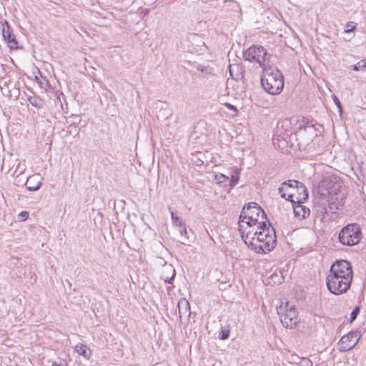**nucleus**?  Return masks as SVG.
I'll return each mask as SVG.
<instances>
[{
  "instance_id": "obj_1",
  "label": "nucleus",
  "mask_w": 366,
  "mask_h": 366,
  "mask_svg": "<svg viewBox=\"0 0 366 366\" xmlns=\"http://www.w3.org/2000/svg\"><path fill=\"white\" fill-rule=\"evenodd\" d=\"M239 233L245 244L256 253H268L276 246L275 230L270 223L262 224V226L249 230L244 229L242 225Z\"/></svg>"
},
{
  "instance_id": "obj_2",
  "label": "nucleus",
  "mask_w": 366,
  "mask_h": 366,
  "mask_svg": "<svg viewBox=\"0 0 366 366\" xmlns=\"http://www.w3.org/2000/svg\"><path fill=\"white\" fill-rule=\"evenodd\" d=\"M266 221L267 216L262 207L257 203L249 202L242 208L239 214V229L242 225L244 229L249 230L266 224Z\"/></svg>"
},
{
  "instance_id": "obj_3",
  "label": "nucleus",
  "mask_w": 366,
  "mask_h": 366,
  "mask_svg": "<svg viewBox=\"0 0 366 366\" xmlns=\"http://www.w3.org/2000/svg\"><path fill=\"white\" fill-rule=\"evenodd\" d=\"M321 125L313 120H305L299 122L295 135L300 147L306 148L321 132Z\"/></svg>"
},
{
  "instance_id": "obj_4",
  "label": "nucleus",
  "mask_w": 366,
  "mask_h": 366,
  "mask_svg": "<svg viewBox=\"0 0 366 366\" xmlns=\"http://www.w3.org/2000/svg\"><path fill=\"white\" fill-rule=\"evenodd\" d=\"M261 84L267 93L272 95L280 94L284 87L282 73L277 68L264 67Z\"/></svg>"
},
{
  "instance_id": "obj_5",
  "label": "nucleus",
  "mask_w": 366,
  "mask_h": 366,
  "mask_svg": "<svg viewBox=\"0 0 366 366\" xmlns=\"http://www.w3.org/2000/svg\"><path fill=\"white\" fill-rule=\"evenodd\" d=\"M330 274L327 277V287L328 290L335 294L343 293L342 283L343 282V259H337L332 264Z\"/></svg>"
},
{
  "instance_id": "obj_6",
  "label": "nucleus",
  "mask_w": 366,
  "mask_h": 366,
  "mask_svg": "<svg viewBox=\"0 0 366 366\" xmlns=\"http://www.w3.org/2000/svg\"><path fill=\"white\" fill-rule=\"evenodd\" d=\"M282 324L285 327L292 328L299 322L297 312L294 305L286 302L285 305L277 307Z\"/></svg>"
},
{
  "instance_id": "obj_7",
  "label": "nucleus",
  "mask_w": 366,
  "mask_h": 366,
  "mask_svg": "<svg viewBox=\"0 0 366 366\" xmlns=\"http://www.w3.org/2000/svg\"><path fill=\"white\" fill-rule=\"evenodd\" d=\"M244 60L250 62H256L261 67H265V62L268 59L269 54L262 46H251L243 53Z\"/></svg>"
},
{
  "instance_id": "obj_8",
  "label": "nucleus",
  "mask_w": 366,
  "mask_h": 366,
  "mask_svg": "<svg viewBox=\"0 0 366 366\" xmlns=\"http://www.w3.org/2000/svg\"><path fill=\"white\" fill-rule=\"evenodd\" d=\"M290 189H296L297 190L302 191L303 196L302 197L299 198L300 200L307 199L308 194L306 187L302 182L294 179H289L288 181H285L281 184V186L278 189V192L282 198L291 202H294L292 199L294 195L293 194H288L287 197H286L285 190H289Z\"/></svg>"
},
{
  "instance_id": "obj_9",
  "label": "nucleus",
  "mask_w": 366,
  "mask_h": 366,
  "mask_svg": "<svg viewBox=\"0 0 366 366\" xmlns=\"http://www.w3.org/2000/svg\"><path fill=\"white\" fill-rule=\"evenodd\" d=\"M362 238V228L357 223H349L345 225V245L358 244Z\"/></svg>"
},
{
  "instance_id": "obj_10",
  "label": "nucleus",
  "mask_w": 366,
  "mask_h": 366,
  "mask_svg": "<svg viewBox=\"0 0 366 366\" xmlns=\"http://www.w3.org/2000/svg\"><path fill=\"white\" fill-rule=\"evenodd\" d=\"M2 24V35L10 49H18V41L13 34V31L6 20H4Z\"/></svg>"
},
{
  "instance_id": "obj_11",
  "label": "nucleus",
  "mask_w": 366,
  "mask_h": 366,
  "mask_svg": "<svg viewBox=\"0 0 366 366\" xmlns=\"http://www.w3.org/2000/svg\"><path fill=\"white\" fill-rule=\"evenodd\" d=\"M360 335L357 331H351L345 334V351L352 349L358 342Z\"/></svg>"
},
{
  "instance_id": "obj_12",
  "label": "nucleus",
  "mask_w": 366,
  "mask_h": 366,
  "mask_svg": "<svg viewBox=\"0 0 366 366\" xmlns=\"http://www.w3.org/2000/svg\"><path fill=\"white\" fill-rule=\"evenodd\" d=\"M303 200L304 199L300 200L299 198H297V204H295V202H292L293 204V212L295 216L296 217L302 219L307 217L310 214V209L302 205Z\"/></svg>"
},
{
  "instance_id": "obj_13",
  "label": "nucleus",
  "mask_w": 366,
  "mask_h": 366,
  "mask_svg": "<svg viewBox=\"0 0 366 366\" xmlns=\"http://www.w3.org/2000/svg\"><path fill=\"white\" fill-rule=\"evenodd\" d=\"M229 72L232 79L238 81L244 77V69L239 64H229Z\"/></svg>"
},
{
  "instance_id": "obj_14",
  "label": "nucleus",
  "mask_w": 366,
  "mask_h": 366,
  "mask_svg": "<svg viewBox=\"0 0 366 366\" xmlns=\"http://www.w3.org/2000/svg\"><path fill=\"white\" fill-rule=\"evenodd\" d=\"M177 307L179 310V318H182L183 317H189L190 305L186 299H180L178 302Z\"/></svg>"
},
{
  "instance_id": "obj_15",
  "label": "nucleus",
  "mask_w": 366,
  "mask_h": 366,
  "mask_svg": "<svg viewBox=\"0 0 366 366\" xmlns=\"http://www.w3.org/2000/svg\"><path fill=\"white\" fill-rule=\"evenodd\" d=\"M41 185V182L36 176L29 177L26 182V187L29 191H36Z\"/></svg>"
},
{
  "instance_id": "obj_16",
  "label": "nucleus",
  "mask_w": 366,
  "mask_h": 366,
  "mask_svg": "<svg viewBox=\"0 0 366 366\" xmlns=\"http://www.w3.org/2000/svg\"><path fill=\"white\" fill-rule=\"evenodd\" d=\"M358 24L355 21H348L345 24V34L355 36V31H357Z\"/></svg>"
},
{
  "instance_id": "obj_17",
  "label": "nucleus",
  "mask_w": 366,
  "mask_h": 366,
  "mask_svg": "<svg viewBox=\"0 0 366 366\" xmlns=\"http://www.w3.org/2000/svg\"><path fill=\"white\" fill-rule=\"evenodd\" d=\"M239 171L237 169H235L233 170L232 174H231V179H229V189H232L234 187H235L239 179Z\"/></svg>"
},
{
  "instance_id": "obj_18",
  "label": "nucleus",
  "mask_w": 366,
  "mask_h": 366,
  "mask_svg": "<svg viewBox=\"0 0 366 366\" xmlns=\"http://www.w3.org/2000/svg\"><path fill=\"white\" fill-rule=\"evenodd\" d=\"M214 180L218 184L226 187L229 183V177L222 173H217L214 175Z\"/></svg>"
},
{
  "instance_id": "obj_19",
  "label": "nucleus",
  "mask_w": 366,
  "mask_h": 366,
  "mask_svg": "<svg viewBox=\"0 0 366 366\" xmlns=\"http://www.w3.org/2000/svg\"><path fill=\"white\" fill-rule=\"evenodd\" d=\"M75 350L77 353H79L80 355L84 356L86 358H89L90 356V352H88V347L84 345H76Z\"/></svg>"
},
{
  "instance_id": "obj_20",
  "label": "nucleus",
  "mask_w": 366,
  "mask_h": 366,
  "mask_svg": "<svg viewBox=\"0 0 366 366\" xmlns=\"http://www.w3.org/2000/svg\"><path fill=\"white\" fill-rule=\"evenodd\" d=\"M345 264H346V272H347V273L345 274V280L352 281L353 271H352V264L349 261H347L346 259H345Z\"/></svg>"
},
{
  "instance_id": "obj_21",
  "label": "nucleus",
  "mask_w": 366,
  "mask_h": 366,
  "mask_svg": "<svg viewBox=\"0 0 366 366\" xmlns=\"http://www.w3.org/2000/svg\"><path fill=\"white\" fill-rule=\"evenodd\" d=\"M350 67L355 71H366V59H362L357 64L351 65Z\"/></svg>"
},
{
  "instance_id": "obj_22",
  "label": "nucleus",
  "mask_w": 366,
  "mask_h": 366,
  "mask_svg": "<svg viewBox=\"0 0 366 366\" xmlns=\"http://www.w3.org/2000/svg\"><path fill=\"white\" fill-rule=\"evenodd\" d=\"M29 102L36 108L41 107V99L37 97L31 96L28 98Z\"/></svg>"
},
{
  "instance_id": "obj_23",
  "label": "nucleus",
  "mask_w": 366,
  "mask_h": 366,
  "mask_svg": "<svg viewBox=\"0 0 366 366\" xmlns=\"http://www.w3.org/2000/svg\"><path fill=\"white\" fill-rule=\"evenodd\" d=\"M170 214H171V219H172V224L174 226L179 227L184 224L183 223L182 220L178 216H177L173 211H170Z\"/></svg>"
},
{
  "instance_id": "obj_24",
  "label": "nucleus",
  "mask_w": 366,
  "mask_h": 366,
  "mask_svg": "<svg viewBox=\"0 0 366 366\" xmlns=\"http://www.w3.org/2000/svg\"><path fill=\"white\" fill-rule=\"evenodd\" d=\"M332 98L338 109V112L340 113V117H342V112H343V107L342 106V103H341L340 100L338 99V97L335 94H332Z\"/></svg>"
},
{
  "instance_id": "obj_25",
  "label": "nucleus",
  "mask_w": 366,
  "mask_h": 366,
  "mask_svg": "<svg viewBox=\"0 0 366 366\" xmlns=\"http://www.w3.org/2000/svg\"><path fill=\"white\" fill-rule=\"evenodd\" d=\"M360 312V307L359 305L356 306L352 312L350 313V317L349 319V322L352 323L357 318L358 315Z\"/></svg>"
},
{
  "instance_id": "obj_26",
  "label": "nucleus",
  "mask_w": 366,
  "mask_h": 366,
  "mask_svg": "<svg viewBox=\"0 0 366 366\" xmlns=\"http://www.w3.org/2000/svg\"><path fill=\"white\" fill-rule=\"evenodd\" d=\"M299 366H312V362L307 357H302L299 362Z\"/></svg>"
},
{
  "instance_id": "obj_27",
  "label": "nucleus",
  "mask_w": 366,
  "mask_h": 366,
  "mask_svg": "<svg viewBox=\"0 0 366 366\" xmlns=\"http://www.w3.org/2000/svg\"><path fill=\"white\" fill-rule=\"evenodd\" d=\"M229 330H222L219 334V338L222 340H227L229 337Z\"/></svg>"
},
{
  "instance_id": "obj_28",
  "label": "nucleus",
  "mask_w": 366,
  "mask_h": 366,
  "mask_svg": "<svg viewBox=\"0 0 366 366\" xmlns=\"http://www.w3.org/2000/svg\"><path fill=\"white\" fill-rule=\"evenodd\" d=\"M179 232L181 236L184 237L187 239V232L185 224H183V225L179 227Z\"/></svg>"
},
{
  "instance_id": "obj_29",
  "label": "nucleus",
  "mask_w": 366,
  "mask_h": 366,
  "mask_svg": "<svg viewBox=\"0 0 366 366\" xmlns=\"http://www.w3.org/2000/svg\"><path fill=\"white\" fill-rule=\"evenodd\" d=\"M172 272H173V273H172V277H169V278L168 277H167L164 279V282H165L166 283H169V284H172V282H173V280H174V276H175V270H174V269H172Z\"/></svg>"
},
{
  "instance_id": "obj_30",
  "label": "nucleus",
  "mask_w": 366,
  "mask_h": 366,
  "mask_svg": "<svg viewBox=\"0 0 366 366\" xmlns=\"http://www.w3.org/2000/svg\"><path fill=\"white\" fill-rule=\"evenodd\" d=\"M38 83L40 84V86L41 88H46V86H48L49 81L46 79H44L43 81H39Z\"/></svg>"
},
{
  "instance_id": "obj_31",
  "label": "nucleus",
  "mask_w": 366,
  "mask_h": 366,
  "mask_svg": "<svg viewBox=\"0 0 366 366\" xmlns=\"http://www.w3.org/2000/svg\"><path fill=\"white\" fill-rule=\"evenodd\" d=\"M19 216H21V217L22 218V220H25L28 218L29 213L27 212L22 211L20 212Z\"/></svg>"
},
{
  "instance_id": "obj_32",
  "label": "nucleus",
  "mask_w": 366,
  "mask_h": 366,
  "mask_svg": "<svg viewBox=\"0 0 366 366\" xmlns=\"http://www.w3.org/2000/svg\"><path fill=\"white\" fill-rule=\"evenodd\" d=\"M352 281L348 280L347 282L345 280V293L350 289Z\"/></svg>"
},
{
  "instance_id": "obj_33",
  "label": "nucleus",
  "mask_w": 366,
  "mask_h": 366,
  "mask_svg": "<svg viewBox=\"0 0 366 366\" xmlns=\"http://www.w3.org/2000/svg\"><path fill=\"white\" fill-rule=\"evenodd\" d=\"M339 240L340 242L343 244V228H342L340 230V232H339Z\"/></svg>"
},
{
  "instance_id": "obj_34",
  "label": "nucleus",
  "mask_w": 366,
  "mask_h": 366,
  "mask_svg": "<svg viewBox=\"0 0 366 366\" xmlns=\"http://www.w3.org/2000/svg\"><path fill=\"white\" fill-rule=\"evenodd\" d=\"M225 106H226L228 109H231V110H233V111H234L235 112H237V110L236 107H235L234 105L231 104L227 103V104H225Z\"/></svg>"
},
{
  "instance_id": "obj_35",
  "label": "nucleus",
  "mask_w": 366,
  "mask_h": 366,
  "mask_svg": "<svg viewBox=\"0 0 366 366\" xmlns=\"http://www.w3.org/2000/svg\"><path fill=\"white\" fill-rule=\"evenodd\" d=\"M51 366H67L65 363L53 362Z\"/></svg>"
},
{
  "instance_id": "obj_36",
  "label": "nucleus",
  "mask_w": 366,
  "mask_h": 366,
  "mask_svg": "<svg viewBox=\"0 0 366 366\" xmlns=\"http://www.w3.org/2000/svg\"><path fill=\"white\" fill-rule=\"evenodd\" d=\"M354 36H352V34H350V35H345V41H350V40H351V39H352V37H354Z\"/></svg>"
},
{
  "instance_id": "obj_37",
  "label": "nucleus",
  "mask_w": 366,
  "mask_h": 366,
  "mask_svg": "<svg viewBox=\"0 0 366 366\" xmlns=\"http://www.w3.org/2000/svg\"><path fill=\"white\" fill-rule=\"evenodd\" d=\"M197 69L198 71H204V66H202V65H199V66H197Z\"/></svg>"
},
{
  "instance_id": "obj_38",
  "label": "nucleus",
  "mask_w": 366,
  "mask_h": 366,
  "mask_svg": "<svg viewBox=\"0 0 366 366\" xmlns=\"http://www.w3.org/2000/svg\"><path fill=\"white\" fill-rule=\"evenodd\" d=\"M342 343H343V336L340 337L339 342H338V345H339L340 348H341ZM340 350H341V349H340Z\"/></svg>"
},
{
  "instance_id": "obj_39",
  "label": "nucleus",
  "mask_w": 366,
  "mask_h": 366,
  "mask_svg": "<svg viewBox=\"0 0 366 366\" xmlns=\"http://www.w3.org/2000/svg\"><path fill=\"white\" fill-rule=\"evenodd\" d=\"M297 192H299V194H300V197H299L298 198L302 197V196H303V192H302V191L297 190Z\"/></svg>"
},
{
  "instance_id": "obj_40",
  "label": "nucleus",
  "mask_w": 366,
  "mask_h": 366,
  "mask_svg": "<svg viewBox=\"0 0 366 366\" xmlns=\"http://www.w3.org/2000/svg\"><path fill=\"white\" fill-rule=\"evenodd\" d=\"M285 192L286 193V197H287L288 194H291L289 190H285Z\"/></svg>"
}]
</instances>
